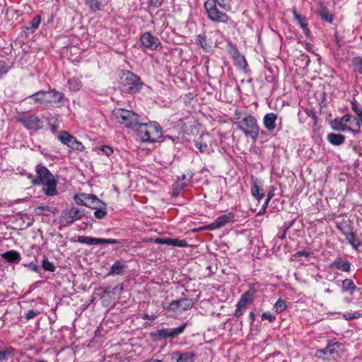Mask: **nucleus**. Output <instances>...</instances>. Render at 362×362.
I'll return each instance as SVG.
<instances>
[{
  "label": "nucleus",
  "instance_id": "f257e3e1",
  "mask_svg": "<svg viewBox=\"0 0 362 362\" xmlns=\"http://www.w3.org/2000/svg\"><path fill=\"white\" fill-rule=\"evenodd\" d=\"M234 119L237 120L235 124L245 136H250L256 140L259 136V126L255 117L246 112H236Z\"/></svg>",
  "mask_w": 362,
  "mask_h": 362
},
{
  "label": "nucleus",
  "instance_id": "f03ea898",
  "mask_svg": "<svg viewBox=\"0 0 362 362\" xmlns=\"http://www.w3.org/2000/svg\"><path fill=\"white\" fill-rule=\"evenodd\" d=\"M216 5L226 11H229L231 9L230 4L227 3L226 0H207L204 3V8L208 18L214 22L227 23L229 19L228 16L226 13L221 12L217 8Z\"/></svg>",
  "mask_w": 362,
  "mask_h": 362
},
{
  "label": "nucleus",
  "instance_id": "7ed1b4c3",
  "mask_svg": "<svg viewBox=\"0 0 362 362\" xmlns=\"http://www.w3.org/2000/svg\"><path fill=\"white\" fill-rule=\"evenodd\" d=\"M37 179L33 181L34 184H42V190L47 196H54L57 194V182L54 175L43 166L37 168Z\"/></svg>",
  "mask_w": 362,
  "mask_h": 362
},
{
  "label": "nucleus",
  "instance_id": "20e7f679",
  "mask_svg": "<svg viewBox=\"0 0 362 362\" xmlns=\"http://www.w3.org/2000/svg\"><path fill=\"white\" fill-rule=\"evenodd\" d=\"M137 134L141 141L154 143L161 138L162 129L156 122H151L138 124Z\"/></svg>",
  "mask_w": 362,
  "mask_h": 362
},
{
  "label": "nucleus",
  "instance_id": "39448f33",
  "mask_svg": "<svg viewBox=\"0 0 362 362\" xmlns=\"http://www.w3.org/2000/svg\"><path fill=\"white\" fill-rule=\"evenodd\" d=\"M332 128L337 132H350L356 134L360 132V122L351 115H345L342 117L336 118L332 123Z\"/></svg>",
  "mask_w": 362,
  "mask_h": 362
},
{
  "label": "nucleus",
  "instance_id": "423d86ee",
  "mask_svg": "<svg viewBox=\"0 0 362 362\" xmlns=\"http://www.w3.org/2000/svg\"><path fill=\"white\" fill-rule=\"evenodd\" d=\"M63 98V94L54 90L49 91H39L30 95L28 100L30 103H41L45 107L59 102Z\"/></svg>",
  "mask_w": 362,
  "mask_h": 362
},
{
  "label": "nucleus",
  "instance_id": "0eeeda50",
  "mask_svg": "<svg viewBox=\"0 0 362 362\" xmlns=\"http://www.w3.org/2000/svg\"><path fill=\"white\" fill-rule=\"evenodd\" d=\"M141 86L139 78L131 71H124L119 80L121 90L126 93L138 92Z\"/></svg>",
  "mask_w": 362,
  "mask_h": 362
},
{
  "label": "nucleus",
  "instance_id": "6e6552de",
  "mask_svg": "<svg viewBox=\"0 0 362 362\" xmlns=\"http://www.w3.org/2000/svg\"><path fill=\"white\" fill-rule=\"evenodd\" d=\"M113 117L119 124L127 127L133 128L139 124V116L136 113L124 110L117 109L113 111Z\"/></svg>",
  "mask_w": 362,
  "mask_h": 362
},
{
  "label": "nucleus",
  "instance_id": "1a4fd4ad",
  "mask_svg": "<svg viewBox=\"0 0 362 362\" xmlns=\"http://www.w3.org/2000/svg\"><path fill=\"white\" fill-rule=\"evenodd\" d=\"M76 203L89 208H97L103 206V202L93 194L81 193L74 196Z\"/></svg>",
  "mask_w": 362,
  "mask_h": 362
},
{
  "label": "nucleus",
  "instance_id": "9d476101",
  "mask_svg": "<svg viewBox=\"0 0 362 362\" xmlns=\"http://www.w3.org/2000/svg\"><path fill=\"white\" fill-rule=\"evenodd\" d=\"M185 325L175 327V328H165L158 330L152 333V336L156 339H163L166 338H173L175 336L183 332Z\"/></svg>",
  "mask_w": 362,
  "mask_h": 362
},
{
  "label": "nucleus",
  "instance_id": "9b49d317",
  "mask_svg": "<svg viewBox=\"0 0 362 362\" xmlns=\"http://www.w3.org/2000/svg\"><path fill=\"white\" fill-rule=\"evenodd\" d=\"M83 212L76 207H70L63 211L61 221L66 224H71L83 216Z\"/></svg>",
  "mask_w": 362,
  "mask_h": 362
},
{
  "label": "nucleus",
  "instance_id": "f8f14e48",
  "mask_svg": "<svg viewBox=\"0 0 362 362\" xmlns=\"http://www.w3.org/2000/svg\"><path fill=\"white\" fill-rule=\"evenodd\" d=\"M234 221V215L232 213H228L218 216L213 223L204 226L206 230H214L224 227L227 223Z\"/></svg>",
  "mask_w": 362,
  "mask_h": 362
},
{
  "label": "nucleus",
  "instance_id": "ddd939ff",
  "mask_svg": "<svg viewBox=\"0 0 362 362\" xmlns=\"http://www.w3.org/2000/svg\"><path fill=\"white\" fill-rule=\"evenodd\" d=\"M192 305V303L191 300L187 298H182L171 302L168 306L167 310L175 313H182L191 308Z\"/></svg>",
  "mask_w": 362,
  "mask_h": 362
},
{
  "label": "nucleus",
  "instance_id": "4468645a",
  "mask_svg": "<svg viewBox=\"0 0 362 362\" xmlns=\"http://www.w3.org/2000/svg\"><path fill=\"white\" fill-rule=\"evenodd\" d=\"M19 121L28 129L38 130L42 127V122L35 115L21 117Z\"/></svg>",
  "mask_w": 362,
  "mask_h": 362
},
{
  "label": "nucleus",
  "instance_id": "2eb2a0df",
  "mask_svg": "<svg viewBox=\"0 0 362 362\" xmlns=\"http://www.w3.org/2000/svg\"><path fill=\"white\" fill-rule=\"evenodd\" d=\"M140 41L144 47L152 50L156 49L160 45V40L148 32L141 36Z\"/></svg>",
  "mask_w": 362,
  "mask_h": 362
},
{
  "label": "nucleus",
  "instance_id": "dca6fc26",
  "mask_svg": "<svg viewBox=\"0 0 362 362\" xmlns=\"http://www.w3.org/2000/svg\"><path fill=\"white\" fill-rule=\"evenodd\" d=\"M78 242L88 245H98V244H116L117 240L115 239H105V238H96L87 236H78Z\"/></svg>",
  "mask_w": 362,
  "mask_h": 362
},
{
  "label": "nucleus",
  "instance_id": "f3484780",
  "mask_svg": "<svg viewBox=\"0 0 362 362\" xmlns=\"http://www.w3.org/2000/svg\"><path fill=\"white\" fill-rule=\"evenodd\" d=\"M326 351L327 355L329 356L330 358L336 359L341 356V354L344 352V349L341 344L337 342L329 344L326 347Z\"/></svg>",
  "mask_w": 362,
  "mask_h": 362
},
{
  "label": "nucleus",
  "instance_id": "a211bd4d",
  "mask_svg": "<svg viewBox=\"0 0 362 362\" xmlns=\"http://www.w3.org/2000/svg\"><path fill=\"white\" fill-rule=\"evenodd\" d=\"M254 296V291H249L242 296L238 303L236 315H241V310L252 301Z\"/></svg>",
  "mask_w": 362,
  "mask_h": 362
},
{
  "label": "nucleus",
  "instance_id": "6ab92c4d",
  "mask_svg": "<svg viewBox=\"0 0 362 362\" xmlns=\"http://www.w3.org/2000/svg\"><path fill=\"white\" fill-rule=\"evenodd\" d=\"M251 193L252 197L257 200H260L264 197L263 183L260 180L256 178L253 180Z\"/></svg>",
  "mask_w": 362,
  "mask_h": 362
},
{
  "label": "nucleus",
  "instance_id": "aec40b11",
  "mask_svg": "<svg viewBox=\"0 0 362 362\" xmlns=\"http://www.w3.org/2000/svg\"><path fill=\"white\" fill-rule=\"evenodd\" d=\"M208 140H209V134H203L199 139V140L196 141V147L199 150L200 152L207 153H210L211 148V146L207 143Z\"/></svg>",
  "mask_w": 362,
  "mask_h": 362
},
{
  "label": "nucleus",
  "instance_id": "412c9836",
  "mask_svg": "<svg viewBox=\"0 0 362 362\" xmlns=\"http://www.w3.org/2000/svg\"><path fill=\"white\" fill-rule=\"evenodd\" d=\"M277 115L274 113H268L263 118V124L268 131H273L276 128Z\"/></svg>",
  "mask_w": 362,
  "mask_h": 362
},
{
  "label": "nucleus",
  "instance_id": "4be33fe9",
  "mask_svg": "<svg viewBox=\"0 0 362 362\" xmlns=\"http://www.w3.org/2000/svg\"><path fill=\"white\" fill-rule=\"evenodd\" d=\"M59 140L64 144L67 145L69 147H71L74 142H76V138L66 132H61L58 136Z\"/></svg>",
  "mask_w": 362,
  "mask_h": 362
},
{
  "label": "nucleus",
  "instance_id": "5701e85b",
  "mask_svg": "<svg viewBox=\"0 0 362 362\" xmlns=\"http://www.w3.org/2000/svg\"><path fill=\"white\" fill-rule=\"evenodd\" d=\"M2 258L9 262L18 263L21 260L20 254L15 250H10L1 255Z\"/></svg>",
  "mask_w": 362,
  "mask_h": 362
},
{
  "label": "nucleus",
  "instance_id": "b1692460",
  "mask_svg": "<svg viewBox=\"0 0 362 362\" xmlns=\"http://www.w3.org/2000/svg\"><path fill=\"white\" fill-rule=\"evenodd\" d=\"M329 142L334 146H339L345 141V136L341 134L330 133L327 135Z\"/></svg>",
  "mask_w": 362,
  "mask_h": 362
},
{
  "label": "nucleus",
  "instance_id": "393cba45",
  "mask_svg": "<svg viewBox=\"0 0 362 362\" xmlns=\"http://www.w3.org/2000/svg\"><path fill=\"white\" fill-rule=\"evenodd\" d=\"M356 289V286L352 280L346 279L342 281V291L352 294Z\"/></svg>",
  "mask_w": 362,
  "mask_h": 362
},
{
  "label": "nucleus",
  "instance_id": "a878e982",
  "mask_svg": "<svg viewBox=\"0 0 362 362\" xmlns=\"http://www.w3.org/2000/svg\"><path fill=\"white\" fill-rule=\"evenodd\" d=\"M293 15H294V17H295L296 20L300 25V27L303 30V32L305 33V34L306 35H308L309 34V30H308V26H307V23H306L305 17L300 16L296 11H293Z\"/></svg>",
  "mask_w": 362,
  "mask_h": 362
},
{
  "label": "nucleus",
  "instance_id": "bb28decb",
  "mask_svg": "<svg viewBox=\"0 0 362 362\" xmlns=\"http://www.w3.org/2000/svg\"><path fill=\"white\" fill-rule=\"evenodd\" d=\"M125 265L122 262L117 261L116 262L111 268L110 272L108 275H119L122 274L123 269Z\"/></svg>",
  "mask_w": 362,
  "mask_h": 362
},
{
  "label": "nucleus",
  "instance_id": "cd10ccee",
  "mask_svg": "<svg viewBox=\"0 0 362 362\" xmlns=\"http://www.w3.org/2000/svg\"><path fill=\"white\" fill-rule=\"evenodd\" d=\"M194 355L190 352H185L177 354V362H194Z\"/></svg>",
  "mask_w": 362,
  "mask_h": 362
},
{
  "label": "nucleus",
  "instance_id": "c85d7f7f",
  "mask_svg": "<svg viewBox=\"0 0 362 362\" xmlns=\"http://www.w3.org/2000/svg\"><path fill=\"white\" fill-rule=\"evenodd\" d=\"M41 22V18L39 16L35 17L26 27V30L30 33H34L39 27Z\"/></svg>",
  "mask_w": 362,
  "mask_h": 362
},
{
  "label": "nucleus",
  "instance_id": "c756f323",
  "mask_svg": "<svg viewBox=\"0 0 362 362\" xmlns=\"http://www.w3.org/2000/svg\"><path fill=\"white\" fill-rule=\"evenodd\" d=\"M68 84L69 88L73 91L78 90L82 86V83L81 82V81L75 77L71 78L69 81Z\"/></svg>",
  "mask_w": 362,
  "mask_h": 362
},
{
  "label": "nucleus",
  "instance_id": "7c9ffc66",
  "mask_svg": "<svg viewBox=\"0 0 362 362\" xmlns=\"http://www.w3.org/2000/svg\"><path fill=\"white\" fill-rule=\"evenodd\" d=\"M334 265L342 272H349L350 270V264L346 261L337 260Z\"/></svg>",
  "mask_w": 362,
  "mask_h": 362
},
{
  "label": "nucleus",
  "instance_id": "2f4dec72",
  "mask_svg": "<svg viewBox=\"0 0 362 362\" xmlns=\"http://www.w3.org/2000/svg\"><path fill=\"white\" fill-rule=\"evenodd\" d=\"M93 209L95 210L94 212V215L97 218H99V219L103 218L107 214V212L105 211L106 204L104 202H103V206L93 208Z\"/></svg>",
  "mask_w": 362,
  "mask_h": 362
},
{
  "label": "nucleus",
  "instance_id": "473e14b6",
  "mask_svg": "<svg viewBox=\"0 0 362 362\" xmlns=\"http://www.w3.org/2000/svg\"><path fill=\"white\" fill-rule=\"evenodd\" d=\"M197 40V42L201 45V47L204 49H205L207 52L211 50V46L208 45L207 40L205 37L199 35H198Z\"/></svg>",
  "mask_w": 362,
  "mask_h": 362
},
{
  "label": "nucleus",
  "instance_id": "72a5a7b5",
  "mask_svg": "<svg viewBox=\"0 0 362 362\" xmlns=\"http://www.w3.org/2000/svg\"><path fill=\"white\" fill-rule=\"evenodd\" d=\"M86 2L89 6L91 10L98 11L100 9V0H86Z\"/></svg>",
  "mask_w": 362,
  "mask_h": 362
},
{
  "label": "nucleus",
  "instance_id": "f704fd0d",
  "mask_svg": "<svg viewBox=\"0 0 362 362\" xmlns=\"http://www.w3.org/2000/svg\"><path fill=\"white\" fill-rule=\"evenodd\" d=\"M274 308L276 313H281L286 309L285 302L281 300H277L274 305Z\"/></svg>",
  "mask_w": 362,
  "mask_h": 362
},
{
  "label": "nucleus",
  "instance_id": "c9c22d12",
  "mask_svg": "<svg viewBox=\"0 0 362 362\" xmlns=\"http://www.w3.org/2000/svg\"><path fill=\"white\" fill-rule=\"evenodd\" d=\"M352 110L354 111L357 116V120L362 121V109L359 108L355 102L351 103Z\"/></svg>",
  "mask_w": 362,
  "mask_h": 362
},
{
  "label": "nucleus",
  "instance_id": "e433bc0d",
  "mask_svg": "<svg viewBox=\"0 0 362 362\" xmlns=\"http://www.w3.org/2000/svg\"><path fill=\"white\" fill-rule=\"evenodd\" d=\"M42 266L43 269L46 271L54 272L55 269V267L52 262H49L46 259H43Z\"/></svg>",
  "mask_w": 362,
  "mask_h": 362
},
{
  "label": "nucleus",
  "instance_id": "4c0bfd02",
  "mask_svg": "<svg viewBox=\"0 0 362 362\" xmlns=\"http://www.w3.org/2000/svg\"><path fill=\"white\" fill-rule=\"evenodd\" d=\"M187 242L185 240L171 239L170 245L183 247L187 246Z\"/></svg>",
  "mask_w": 362,
  "mask_h": 362
},
{
  "label": "nucleus",
  "instance_id": "58836bf2",
  "mask_svg": "<svg viewBox=\"0 0 362 362\" xmlns=\"http://www.w3.org/2000/svg\"><path fill=\"white\" fill-rule=\"evenodd\" d=\"M353 63L358 71L362 74V57L354 58Z\"/></svg>",
  "mask_w": 362,
  "mask_h": 362
},
{
  "label": "nucleus",
  "instance_id": "ea45409f",
  "mask_svg": "<svg viewBox=\"0 0 362 362\" xmlns=\"http://www.w3.org/2000/svg\"><path fill=\"white\" fill-rule=\"evenodd\" d=\"M320 13L321 17L324 20H325L328 22H330V23L332 22V15L329 14V13L326 9L322 8Z\"/></svg>",
  "mask_w": 362,
  "mask_h": 362
},
{
  "label": "nucleus",
  "instance_id": "a19ab883",
  "mask_svg": "<svg viewBox=\"0 0 362 362\" xmlns=\"http://www.w3.org/2000/svg\"><path fill=\"white\" fill-rule=\"evenodd\" d=\"M102 153L107 156H110L113 153V149L109 146H102L98 148Z\"/></svg>",
  "mask_w": 362,
  "mask_h": 362
},
{
  "label": "nucleus",
  "instance_id": "79ce46f5",
  "mask_svg": "<svg viewBox=\"0 0 362 362\" xmlns=\"http://www.w3.org/2000/svg\"><path fill=\"white\" fill-rule=\"evenodd\" d=\"M262 320H268L269 322H273L276 319V317L271 313H269V312H264L262 315Z\"/></svg>",
  "mask_w": 362,
  "mask_h": 362
},
{
  "label": "nucleus",
  "instance_id": "37998d69",
  "mask_svg": "<svg viewBox=\"0 0 362 362\" xmlns=\"http://www.w3.org/2000/svg\"><path fill=\"white\" fill-rule=\"evenodd\" d=\"M361 314L358 312H354V313H347L344 314V317L346 320H351L359 317Z\"/></svg>",
  "mask_w": 362,
  "mask_h": 362
},
{
  "label": "nucleus",
  "instance_id": "c03bdc74",
  "mask_svg": "<svg viewBox=\"0 0 362 362\" xmlns=\"http://www.w3.org/2000/svg\"><path fill=\"white\" fill-rule=\"evenodd\" d=\"M71 148L81 151H83L85 149L83 144L81 141H77V139H76V142H74Z\"/></svg>",
  "mask_w": 362,
  "mask_h": 362
},
{
  "label": "nucleus",
  "instance_id": "a18cd8bd",
  "mask_svg": "<svg viewBox=\"0 0 362 362\" xmlns=\"http://www.w3.org/2000/svg\"><path fill=\"white\" fill-rule=\"evenodd\" d=\"M10 354L8 350L0 351V362L7 360Z\"/></svg>",
  "mask_w": 362,
  "mask_h": 362
},
{
  "label": "nucleus",
  "instance_id": "49530a36",
  "mask_svg": "<svg viewBox=\"0 0 362 362\" xmlns=\"http://www.w3.org/2000/svg\"><path fill=\"white\" fill-rule=\"evenodd\" d=\"M156 243L163 244V245H171V239L170 238H158L155 240Z\"/></svg>",
  "mask_w": 362,
  "mask_h": 362
},
{
  "label": "nucleus",
  "instance_id": "de8ad7c7",
  "mask_svg": "<svg viewBox=\"0 0 362 362\" xmlns=\"http://www.w3.org/2000/svg\"><path fill=\"white\" fill-rule=\"evenodd\" d=\"M327 355L326 348L324 349H319L315 352V356L319 358H325V356Z\"/></svg>",
  "mask_w": 362,
  "mask_h": 362
},
{
  "label": "nucleus",
  "instance_id": "09e8293b",
  "mask_svg": "<svg viewBox=\"0 0 362 362\" xmlns=\"http://www.w3.org/2000/svg\"><path fill=\"white\" fill-rule=\"evenodd\" d=\"M8 68L4 62H0V76L7 73Z\"/></svg>",
  "mask_w": 362,
  "mask_h": 362
},
{
  "label": "nucleus",
  "instance_id": "8fccbe9b",
  "mask_svg": "<svg viewBox=\"0 0 362 362\" xmlns=\"http://www.w3.org/2000/svg\"><path fill=\"white\" fill-rule=\"evenodd\" d=\"M349 240L354 248H357L360 245L359 242L354 236H351V238H349Z\"/></svg>",
  "mask_w": 362,
  "mask_h": 362
},
{
  "label": "nucleus",
  "instance_id": "3c124183",
  "mask_svg": "<svg viewBox=\"0 0 362 362\" xmlns=\"http://www.w3.org/2000/svg\"><path fill=\"white\" fill-rule=\"evenodd\" d=\"M269 204L268 200H265L264 203L263 204L260 211L258 212L257 215H262L265 213L266 209L267 208V206Z\"/></svg>",
  "mask_w": 362,
  "mask_h": 362
},
{
  "label": "nucleus",
  "instance_id": "603ef678",
  "mask_svg": "<svg viewBox=\"0 0 362 362\" xmlns=\"http://www.w3.org/2000/svg\"><path fill=\"white\" fill-rule=\"evenodd\" d=\"M122 290L123 287L122 286H117L113 288L112 293L114 295H119Z\"/></svg>",
  "mask_w": 362,
  "mask_h": 362
},
{
  "label": "nucleus",
  "instance_id": "864d4df0",
  "mask_svg": "<svg viewBox=\"0 0 362 362\" xmlns=\"http://www.w3.org/2000/svg\"><path fill=\"white\" fill-rule=\"evenodd\" d=\"M294 256L296 257H301V256H304L305 257H308L309 256V252H306V251H300V252H296Z\"/></svg>",
  "mask_w": 362,
  "mask_h": 362
},
{
  "label": "nucleus",
  "instance_id": "5fc2aeb1",
  "mask_svg": "<svg viewBox=\"0 0 362 362\" xmlns=\"http://www.w3.org/2000/svg\"><path fill=\"white\" fill-rule=\"evenodd\" d=\"M28 267L33 272H37L39 271V267L34 263H30Z\"/></svg>",
  "mask_w": 362,
  "mask_h": 362
},
{
  "label": "nucleus",
  "instance_id": "6e6d98bb",
  "mask_svg": "<svg viewBox=\"0 0 362 362\" xmlns=\"http://www.w3.org/2000/svg\"><path fill=\"white\" fill-rule=\"evenodd\" d=\"M156 315H144L143 317V319H148L150 320H154L156 319Z\"/></svg>",
  "mask_w": 362,
  "mask_h": 362
},
{
  "label": "nucleus",
  "instance_id": "4d7b16f0",
  "mask_svg": "<svg viewBox=\"0 0 362 362\" xmlns=\"http://www.w3.org/2000/svg\"><path fill=\"white\" fill-rule=\"evenodd\" d=\"M274 196V192L272 191H270L269 192V193L267 194V197L266 199V200H268V202L269 203L271 199Z\"/></svg>",
  "mask_w": 362,
  "mask_h": 362
},
{
  "label": "nucleus",
  "instance_id": "13d9d810",
  "mask_svg": "<svg viewBox=\"0 0 362 362\" xmlns=\"http://www.w3.org/2000/svg\"><path fill=\"white\" fill-rule=\"evenodd\" d=\"M35 315V312H33V311H30V312L27 314V318H28V319L32 318V317H33Z\"/></svg>",
  "mask_w": 362,
  "mask_h": 362
},
{
  "label": "nucleus",
  "instance_id": "bf43d9fd",
  "mask_svg": "<svg viewBox=\"0 0 362 362\" xmlns=\"http://www.w3.org/2000/svg\"><path fill=\"white\" fill-rule=\"evenodd\" d=\"M43 210H44V207H42V206H39L36 209L37 213H39V214H42L43 212Z\"/></svg>",
  "mask_w": 362,
  "mask_h": 362
},
{
  "label": "nucleus",
  "instance_id": "052dcab7",
  "mask_svg": "<svg viewBox=\"0 0 362 362\" xmlns=\"http://www.w3.org/2000/svg\"><path fill=\"white\" fill-rule=\"evenodd\" d=\"M175 187H180V188H182L184 187V185L183 184H180V182H177L175 185Z\"/></svg>",
  "mask_w": 362,
  "mask_h": 362
},
{
  "label": "nucleus",
  "instance_id": "680f3d73",
  "mask_svg": "<svg viewBox=\"0 0 362 362\" xmlns=\"http://www.w3.org/2000/svg\"><path fill=\"white\" fill-rule=\"evenodd\" d=\"M242 62H243V65L245 66L246 64L245 59H243V58L242 59Z\"/></svg>",
  "mask_w": 362,
  "mask_h": 362
},
{
  "label": "nucleus",
  "instance_id": "e2e57ef3",
  "mask_svg": "<svg viewBox=\"0 0 362 362\" xmlns=\"http://www.w3.org/2000/svg\"><path fill=\"white\" fill-rule=\"evenodd\" d=\"M156 1L157 0H154V4H155L156 6H158V4L156 3Z\"/></svg>",
  "mask_w": 362,
  "mask_h": 362
},
{
  "label": "nucleus",
  "instance_id": "0e129e2a",
  "mask_svg": "<svg viewBox=\"0 0 362 362\" xmlns=\"http://www.w3.org/2000/svg\"><path fill=\"white\" fill-rule=\"evenodd\" d=\"M325 291H326L327 293H330V291H329V288L326 289V290H325Z\"/></svg>",
  "mask_w": 362,
  "mask_h": 362
},
{
  "label": "nucleus",
  "instance_id": "69168bd1",
  "mask_svg": "<svg viewBox=\"0 0 362 362\" xmlns=\"http://www.w3.org/2000/svg\"><path fill=\"white\" fill-rule=\"evenodd\" d=\"M153 362H160L159 361L155 360Z\"/></svg>",
  "mask_w": 362,
  "mask_h": 362
},
{
  "label": "nucleus",
  "instance_id": "338daca9",
  "mask_svg": "<svg viewBox=\"0 0 362 362\" xmlns=\"http://www.w3.org/2000/svg\"><path fill=\"white\" fill-rule=\"evenodd\" d=\"M361 124L362 125V120L360 122V125H361Z\"/></svg>",
  "mask_w": 362,
  "mask_h": 362
},
{
  "label": "nucleus",
  "instance_id": "774afa93",
  "mask_svg": "<svg viewBox=\"0 0 362 362\" xmlns=\"http://www.w3.org/2000/svg\"><path fill=\"white\" fill-rule=\"evenodd\" d=\"M38 362H45V361H38Z\"/></svg>",
  "mask_w": 362,
  "mask_h": 362
}]
</instances>
